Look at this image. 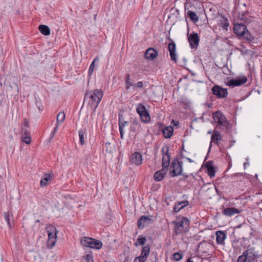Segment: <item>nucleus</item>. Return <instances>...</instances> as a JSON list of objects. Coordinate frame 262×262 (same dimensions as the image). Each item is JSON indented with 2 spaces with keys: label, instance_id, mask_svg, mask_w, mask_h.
Returning <instances> with one entry per match:
<instances>
[{
  "label": "nucleus",
  "instance_id": "obj_17",
  "mask_svg": "<svg viewBox=\"0 0 262 262\" xmlns=\"http://www.w3.org/2000/svg\"><path fill=\"white\" fill-rule=\"evenodd\" d=\"M247 262H252L256 258V255L253 249H248L244 252Z\"/></svg>",
  "mask_w": 262,
  "mask_h": 262
},
{
  "label": "nucleus",
  "instance_id": "obj_46",
  "mask_svg": "<svg viewBox=\"0 0 262 262\" xmlns=\"http://www.w3.org/2000/svg\"><path fill=\"white\" fill-rule=\"evenodd\" d=\"M143 86V83L142 81H139L134 85V88H142Z\"/></svg>",
  "mask_w": 262,
  "mask_h": 262
},
{
  "label": "nucleus",
  "instance_id": "obj_53",
  "mask_svg": "<svg viewBox=\"0 0 262 262\" xmlns=\"http://www.w3.org/2000/svg\"><path fill=\"white\" fill-rule=\"evenodd\" d=\"M96 17H97V14H95L94 15V19H96Z\"/></svg>",
  "mask_w": 262,
  "mask_h": 262
},
{
  "label": "nucleus",
  "instance_id": "obj_38",
  "mask_svg": "<svg viewBox=\"0 0 262 262\" xmlns=\"http://www.w3.org/2000/svg\"><path fill=\"white\" fill-rule=\"evenodd\" d=\"M183 255L181 252H177L173 254V258L177 261L181 259Z\"/></svg>",
  "mask_w": 262,
  "mask_h": 262
},
{
  "label": "nucleus",
  "instance_id": "obj_34",
  "mask_svg": "<svg viewBox=\"0 0 262 262\" xmlns=\"http://www.w3.org/2000/svg\"><path fill=\"white\" fill-rule=\"evenodd\" d=\"M82 262H94L92 254L89 253L83 256L82 257Z\"/></svg>",
  "mask_w": 262,
  "mask_h": 262
},
{
  "label": "nucleus",
  "instance_id": "obj_22",
  "mask_svg": "<svg viewBox=\"0 0 262 262\" xmlns=\"http://www.w3.org/2000/svg\"><path fill=\"white\" fill-rule=\"evenodd\" d=\"M164 169L165 168H162V169L155 172L154 176L155 181H160L163 179L166 174V172L165 171Z\"/></svg>",
  "mask_w": 262,
  "mask_h": 262
},
{
  "label": "nucleus",
  "instance_id": "obj_9",
  "mask_svg": "<svg viewBox=\"0 0 262 262\" xmlns=\"http://www.w3.org/2000/svg\"><path fill=\"white\" fill-rule=\"evenodd\" d=\"M170 169L171 177L180 175L182 172V163L174 160L171 163Z\"/></svg>",
  "mask_w": 262,
  "mask_h": 262
},
{
  "label": "nucleus",
  "instance_id": "obj_14",
  "mask_svg": "<svg viewBox=\"0 0 262 262\" xmlns=\"http://www.w3.org/2000/svg\"><path fill=\"white\" fill-rule=\"evenodd\" d=\"M168 49L169 52L170 58L175 62L177 61V55L176 54V46L174 42L172 41L168 45Z\"/></svg>",
  "mask_w": 262,
  "mask_h": 262
},
{
  "label": "nucleus",
  "instance_id": "obj_43",
  "mask_svg": "<svg viewBox=\"0 0 262 262\" xmlns=\"http://www.w3.org/2000/svg\"><path fill=\"white\" fill-rule=\"evenodd\" d=\"M237 262H247L246 258L244 254L239 256L237 259Z\"/></svg>",
  "mask_w": 262,
  "mask_h": 262
},
{
  "label": "nucleus",
  "instance_id": "obj_33",
  "mask_svg": "<svg viewBox=\"0 0 262 262\" xmlns=\"http://www.w3.org/2000/svg\"><path fill=\"white\" fill-rule=\"evenodd\" d=\"M65 119V114L63 112H60L57 116L56 123L60 124L62 123Z\"/></svg>",
  "mask_w": 262,
  "mask_h": 262
},
{
  "label": "nucleus",
  "instance_id": "obj_31",
  "mask_svg": "<svg viewBox=\"0 0 262 262\" xmlns=\"http://www.w3.org/2000/svg\"><path fill=\"white\" fill-rule=\"evenodd\" d=\"M79 137V142L81 145H83L85 143L84 137L86 136V133L84 129H81L78 132Z\"/></svg>",
  "mask_w": 262,
  "mask_h": 262
},
{
  "label": "nucleus",
  "instance_id": "obj_40",
  "mask_svg": "<svg viewBox=\"0 0 262 262\" xmlns=\"http://www.w3.org/2000/svg\"><path fill=\"white\" fill-rule=\"evenodd\" d=\"M21 139L27 144H29L31 142V137H21Z\"/></svg>",
  "mask_w": 262,
  "mask_h": 262
},
{
  "label": "nucleus",
  "instance_id": "obj_51",
  "mask_svg": "<svg viewBox=\"0 0 262 262\" xmlns=\"http://www.w3.org/2000/svg\"><path fill=\"white\" fill-rule=\"evenodd\" d=\"M99 249H100L102 246V243L100 241H99Z\"/></svg>",
  "mask_w": 262,
  "mask_h": 262
},
{
  "label": "nucleus",
  "instance_id": "obj_41",
  "mask_svg": "<svg viewBox=\"0 0 262 262\" xmlns=\"http://www.w3.org/2000/svg\"><path fill=\"white\" fill-rule=\"evenodd\" d=\"M126 89L127 90H128L131 86H134V84L132 82H131L130 81V79H129V76H128L127 78H126Z\"/></svg>",
  "mask_w": 262,
  "mask_h": 262
},
{
  "label": "nucleus",
  "instance_id": "obj_36",
  "mask_svg": "<svg viewBox=\"0 0 262 262\" xmlns=\"http://www.w3.org/2000/svg\"><path fill=\"white\" fill-rule=\"evenodd\" d=\"M97 60H98V57H96L95 58L94 60L91 63V64L89 68V73H88L89 76H91L93 72L94 71V67H95L94 63H95V62H97Z\"/></svg>",
  "mask_w": 262,
  "mask_h": 262
},
{
  "label": "nucleus",
  "instance_id": "obj_45",
  "mask_svg": "<svg viewBox=\"0 0 262 262\" xmlns=\"http://www.w3.org/2000/svg\"><path fill=\"white\" fill-rule=\"evenodd\" d=\"M146 259L142 257L141 256L136 257L134 260V262H145Z\"/></svg>",
  "mask_w": 262,
  "mask_h": 262
},
{
  "label": "nucleus",
  "instance_id": "obj_29",
  "mask_svg": "<svg viewBox=\"0 0 262 262\" xmlns=\"http://www.w3.org/2000/svg\"><path fill=\"white\" fill-rule=\"evenodd\" d=\"M219 25L224 29L225 30H228V27L229 26V22L228 20L225 18V17H222L219 23Z\"/></svg>",
  "mask_w": 262,
  "mask_h": 262
},
{
  "label": "nucleus",
  "instance_id": "obj_30",
  "mask_svg": "<svg viewBox=\"0 0 262 262\" xmlns=\"http://www.w3.org/2000/svg\"><path fill=\"white\" fill-rule=\"evenodd\" d=\"M141 125L137 121H134L130 126V131L136 133L140 130Z\"/></svg>",
  "mask_w": 262,
  "mask_h": 262
},
{
  "label": "nucleus",
  "instance_id": "obj_10",
  "mask_svg": "<svg viewBox=\"0 0 262 262\" xmlns=\"http://www.w3.org/2000/svg\"><path fill=\"white\" fill-rule=\"evenodd\" d=\"M212 93L217 98H225L228 95L227 90L218 85H215L212 88Z\"/></svg>",
  "mask_w": 262,
  "mask_h": 262
},
{
  "label": "nucleus",
  "instance_id": "obj_24",
  "mask_svg": "<svg viewBox=\"0 0 262 262\" xmlns=\"http://www.w3.org/2000/svg\"><path fill=\"white\" fill-rule=\"evenodd\" d=\"M188 205V202L187 201L178 202L174 206V211L176 212H179L181 209L187 206Z\"/></svg>",
  "mask_w": 262,
  "mask_h": 262
},
{
  "label": "nucleus",
  "instance_id": "obj_16",
  "mask_svg": "<svg viewBox=\"0 0 262 262\" xmlns=\"http://www.w3.org/2000/svg\"><path fill=\"white\" fill-rule=\"evenodd\" d=\"M216 234V242L217 244L223 245L225 244V240L227 238V235L223 231H217Z\"/></svg>",
  "mask_w": 262,
  "mask_h": 262
},
{
  "label": "nucleus",
  "instance_id": "obj_32",
  "mask_svg": "<svg viewBox=\"0 0 262 262\" xmlns=\"http://www.w3.org/2000/svg\"><path fill=\"white\" fill-rule=\"evenodd\" d=\"M187 14L191 20L194 22H197L199 20V17L195 12L192 11H188Z\"/></svg>",
  "mask_w": 262,
  "mask_h": 262
},
{
  "label": "nucleus",
  "instance_id": "obj_2",
  "mask_svg": "<svg viewBox=\"0 0 262 262\" xmlns=\"http://www.w3.org/2000/svg\"><path fill=\"white\" fill-rule=\"evenodd\" d=\"M174 232L176 234L185 233L188 230L189 221L186 217H182L180 220L174 221Z\"/></svg>",
  "mask_w": 262,
  "mask_h": 262
},
{
  "label": "nucleus",
  "instance_id": "obj_42",
  "mask_svg": "<svg viewBox=\"0 0 262 262\" xmlns=\"http://www.w3.org/2000/svg\"><path fill=\"white\" fill-rule=\"evenodd\" d=\"M35 100V104L37 107L38 108L39 111L41 110L42 106L40 100L39 99H36Z\"/></svg>",
  "mask_w": 262,
  "mask_h": 262
},
{
  "label": "nucleus",
  "instance_id": "obj_4",
  "mask_svg": "<svg viewBox=\"0 0 262 262\" xmlns=\"http://www.w3.org/2000/svg\"><path fill=\"white\" fill-rule=\"evenodd\" d=\"M247 81V78L245 76H241L235 77L234 79L227 78L225 83L227 86L235 87L239 86L245 84Z\"/></svg>",
  "mask_w": 262,
  "mask_h": 262
},
{
  "label": "nucleus",
  "instance_id": "obj_12",
  "mask_svg": "<svg viewBox=\"0 0 262 262\" xmlns=\"http://www.w3.org/2000/svg\"><path fill=\"white\" fill-rule=\"evenodd\" d=\"M129 162L135 165H140L143 162L142 155L139 152H135L130 156Z\"/></svg>",
  "mask_w": 262,
  "mask_h": 262
},
{
  "label": "nucleus",
  "instance_id": "obj_18",
  "mask_svg": "<svg viewBox=\"0 0 262 262\" xmlns=\"http://www.w3.org/2000/svg\"><path fill=\"white\" fill-rule=\"evenodd\" d=\"M222 138L221 135H220V133L217 130H214V133L212 135L211 137V142L210 143V146H209V150L211 148V145H212V142H214V143L219 145V141L222 140Z\"/></svg>",
  "mask_w": 262,
  "mask_h": 262
},
{
  "label": "nucleus",
  "instance_id": "obj_47",
  "mask_svg": "<svg viewBox=\"0 0 262 262\" xmlns=\"http://www.w3.org/2000/svg\"><path fill=\"white\" fill-rule=\"evenodd\" d=\"M23 126L25 127H28L29 126V121L28 119L25 118L24 119Z\"/></svg>",
  "mask_w": 262,
  "mask_h": 262
},
{
  "label": "nucleus",
  "instance_id": "obj_37",
  "mask_svg": "<svg viewBox=\"0 0 262 262\" xmlns=\"http://www.w3.org/2000/svg\"><path fill=\"white\" fill-rule=\"evenodd\" d=\"M146 242V238L144 237H139L137 239L136 245H143Z\"/></svg>",
  "mask_w": 262,
  "mask_h": 262
},
{
  "label": "nucleus",
  "instance_id": "obj_26",
  "mask_svg": "<svg viewBox=\"0 0 262 262\" xmlns=\"http://www.w3.org/2000/svg\"><path fill=\"white\" fill-rule=\"evenodd\" d=\"M38 30L44 35H49L50 34V29L48 26L40 25L38 27Z\"/></svg>",
  "mask_w": 262,
  "mask_h": 262
},
{
  "label": "nucleus",
  "instance_id": "obj_7",
  "mask_svg": "<svg viewBox=\"0 0 262 262\" xmlns=\"http://www.w3.org/2000/svg\"><path fill=\"white\" fill-rule=\"evenodd\" d=\"M213 118L217 123L219 126L227 127L229 124L224 115L220 111L213 114Z\"/></svg>",
  "mask_w": 262,
  "mask_h": 262
},
{
  "label": "nucleus",
  "instance_id": "obj_48",
  "mask_svg": "<svg viewBox=\"0 0 262 262\" xmlns=\"http://www.w3.org/2000/svg\"><path fill=\"white\" fill-rule=\"evenodd\" d=\"M119 132L120 134L121 138L123 139V135H124L123 128H122L121 127H119Z\"/></svg>",
  "mask_w": 262,
  "mask_h": 262
},
{
  "label": "nucleus",
  "instance_id": "obj_21",
  "mask_svg": "<svg viewBox=\"0 0 262 262\" xmlns=\"http://www.w3.org/2000/svg\"><path fill=\"white\" fill-rule=\"evenodd\" d=\"M241 211L235 208H226L223 210V214L228 216H231L239 214Z\"/></svg>",
  "mask_w": 262,
  "mask_h": 262
},
{
  "label": "nucleus",
  "instance_id": "obj_15",
  "mask_svg": "<svg viewBox=\"0 0 262 262\" xmlns=\"http://www.w3.org/2000/svg\"><path fill=\"white\" fill-rule=\"evenodd\" d=\"M152 220L149 216H142L138 221V226L139 228H143L144 227L151 223Z\"/></svg>",
  "mask_w": 262,
  "mask_h": 262
},
{
  "label": "nucleus",
  "instance_id": "obj_23",
  "mask_svg": "<svg viewBox=\"0 0 262 262\" xmlns=\"http://www.w3.org/2000/svg\"><path fill=\"white\" fill-rule=\"evenodd\" d=\"M206 167L207 169V173L211 177H214L215 171L214 167L212 165L211 161H208L206 163Z\"/></svg>",
  "mask_w": 262,
  "mask_h": 262
},
{
  "label": "nucleus",
  "instance_id": "obj_1",
  "mask_svg": "<svg viewBox=\"0 0 262 262\" xmlns=\"http://www.w3.org/2000/svg\"><path fill=\"white\" fill-rule=\"evenodd\" d=\"M84 101H88L90 109L93 111L92 115L95 113L98 106V89L86 92Z\"/></svg>",
  "mask_w": 262,
  "mask_h": 262
},
{
  "label": "nucleus",
  "instance_id": "obj_11",
  "mask_svg": "<svg viewBox=\"0 0 262 262\" xmlns=\"http://www.w3.org/2000/svg\"><path fill=\"white\" fill-rule=\"evenodd\" d=\"M168 147H164L162 149V168H167L170 163V156L168 154Z\"/></svg>",
  "mask_w": 262,
  "mask_h": 262
},
{
  "label": "nucleus",
  "instance_id": "obj_8",
  "mask_svg": "<svg viewBox=\"0 0 262 262\" xmlns=\"http://www.w3.org/2000/svg\"><path fill=\"white\" fill-rule=\"evenodd\" d=\"M81 244L86 247L98 249V241L89 237H83L81 239Z\"/></svg>",
  "mask_w": 262,
  "mask_h": 262
},
{
  "label": "nucleus",
  "instance_id": "obj_35",
  "mask_svg": "<svg viewBox=\"0 0 262 262\" xmlns=\"http://www.w3.org/2000/svg\"><path fill=\"white\" fill-rule=\"evenodd\" d=\"M127 121H124L122 119V116L119 115V127H121L123 128L127 124Z\"/></svg>",
  "mask_w": 262,
  "mask_h": 262
},
{
  "label": "nucleus",
  "instance_id": "obj_25",
  "mask_svg": "<svg viewBox=\"0 0 262 262\" xmlns=\"http://www.w3.org/2000/svg\"><path fill=\"white\" fill-rule=\"evenodd\" d=\"M173 132V127L170 126L165 127L163 130V135L166 138H170L172 135Z\"/></svg>",
  "mask_w": 262,
  "mask_h": 262
},
{
  "label": "nucleus",
  "instance_id": "obj_3",
  "mask_svg": "<svg viewBox=\"0 0 262 262\" xmlns=\"http://www.w3.org/2000/svg\"><path fill=\"white\" fill-rule=\"evenodd\" d=\"M48 235V240L47 242V246L51 249L56 243L57 230L55 227L52 225H48L46 227Z\"/></svg>",
  "mask_w": 262,
  "mask_h": 262
},
{
  "label": "nucleus",
  "instance_id": "obj_13",
  "mask_svg": "<svg viewBox=\"0 0 262 262\" xmlns=\"http://www.w3.org/2000/svg\"><path fill=\"white\" fill-rule=\"evenodd\" d=\"M188 41L191 48H196L199 42V37L198 33L193 32L188 36Z\"/></svg>",
  "mask_w": 262,
  "mask_h": 262
},
{
  "label": "nucleus",
  "instance_id": "obj_44",
  "mask_svg": "<svg viewBox=\"0 0 262 262\" xmlns=\"http://www.w3.org/2000/svg\"><path fill=\"white\" fill-rule=\"evenodd\" d=\"M58 126L59 124L56 123V126L54 128L51 134V138H53L55 136V134L56 133L58 130Z\"/></svg>",
  "mask_w": 262,
  "mask_h": 262
},
{
  "label": "nucleus",
  "instance_id": "obj_49",
  "mask_svg": "<svg viewBox=\"0 0 262 262\" xmlns=\"http://www.w3.org/2000/svg\"><path fill=\"white\" fill-rule=\"evenodd\" d=\"M194 258H189L187 259L186 262H195Z\"/></svg>",
  "mask_w": 262,
  "mask_h": 262
},
{
  "label": "nucleus",
  "instance_id": "obj_20",
  "mask_svg": "<svg viewBox=\"0 0 262 262\" xmlns=\"http://www.w3.org/2000/svg\"><path fill=\"white\" fill-rule=\"evenodd\" d=\"M54 176L53 173L51 172L49 173H45L40 182V185L41 187L46 186L48 185V181L51 180Z\"/></svg>",
  "mask_w": 262,
  "mask_h": 262
},
{
  "label": "nucleus",
  "instance_id": "obj_5",
  "mask_svg": "<svg viewBox=\"0 0 262 262\" xmlns=\"http://www.w3.org/2000/svg\"><path fill=\"white\" fill-rule=\"evenodd\" d=\"M136 111L139 115L141 120L144 123H148L150 120L149 114L147 112L145 106L142 103L138 104Z\"/></svg>",
  "mask_w": 262,
  "mask_h": 262
},
{
  "label": "nucleus",
  "instance_id": "obj_6",
  "mask_svg": "<svg viewBox=\"0 0 262 262\" xmlns=\"http://www.w3.org/2000/svg\"><path fill=\"white\" fill-rule=\"evenodd\" d=\"M233 31L238 36H243L247 39H250L251 34L248 32L246 27L242 24H236L234 26Z\"/></svg>",
  "mask_w": 262,
  "mask_h": 262
},
{
  "label": "nucleus",
  "instance_id": "obj_28",
  "mask_svg": "<svg viewBox=\"0 0 262 262\" xmlns=\"http://www.w3.org/2000/svg\"><path fill=\"white\" fill-rule=\"evenodd\" d=\"M150 252V248L149 246H146L142 247V252L140 256L144 258L145 259H147Z\"/></svg>",
  "mask_w": 262,
  "mask_h": 262
},
{
  "label": "nucleus",
  "instance_id": "obj_19",
  "mask_svg": "<svg viewBox=\"0 0 262 262\" xmlns=\"http://www.w3.org/2000/svg\"><path fill=\"white\" fill-rule=\"evenodd\" d=\"M158 55L157 51L155 50L153 48H149L146 50L145 53V57L150 60H153L156 58Z\"/></svg>",
  "mask_w": 262,
  "mask_h": 262
},
{
  "label": "nucleus",
  "instance_id": "obj_54",
  "mask_svg": "<svg viewBox=\"0 0 262 262\" xmlns=\"http://www.w3.org/2000/svg\"><path fill=\"white\" fill-rule=\"evenodd\" d=\"M244 165L245 166L246 165H247V164H246V163H245L244 164Z\"/></svg>",
  "mask_w": 262,
  "mask_h": 262
},
{
  "label": "nucleus",
  "instance_id": "obj_50",
  "mask_svg": "<svg viewBox=\"0 0 262 262\" xmlns=\"http://www.w3.org/2000/svg\"><path fill=\"white\" fill-rule=\"evenodd\" d=\"M102 97V95L101 94V92L99 91V102L100 101Z\"/></svg>",
  "mask_w": 262,
  "mask_h": 262
},
{
  "label": "nucleus",
  "instance_id": "obj_27",
  "mask_svg": "<svg viewBox=\"0 0 262 262\" xmlns=\"http://www.w3.org/2000/svg\"><path fill=\"white\" fill-rule=\"evenodd\" d=\"M4 218L7 225L10 228H11V221L13 220V214L11 211L5 212L4 213Z\"/></svg>",
  "mask_w": 262,
  "mask_h": 262
},
{
  "label": "nucleus",
  "instance_id": "obj_39",
  "mask_svg": "<svg viewBox=\"0 0 262 262\" xmlns=\"http://www.w3.org/2000/svg\"><path fill=\"white\" fill-rule=\"evenodd\" d=\"M21 130H22L21 137H31L30 136V132L29 131H28L27 129H25L24 127H22Z\"/></svg>",
  "mask_w": 262,
  "mask_h": 262
},
{
  "label": "nucleus",
  "instance_id": "obj_52",
  "mask_svg": "<svg viewBox=\"0 0 262 262\" xmlns=\"http://www.w3.org/2000/svg\"><path fill=\"white\" fill-rule=\"evenodd\" d=\"M212 130H209V131L208 132V134H212Z\"/></svg>",
  "mask_w": 262,
  "mask_h": 262
},
{
  "label": "nucleus",
  "instance_id": "obj_55",
  "mask_svg": "<svg viewBox=\"0 0 262 262\" xmlns=\"http://www.w3.org/2000/svg\"><path fill=\"white\" fill-rule=\"evenodd\" d=\"M244 165L245 166L246 165H247V164H246V163H245L244 164Z\"/></svg>",
  "mask_w": 262,
  "mask_h": 262
}]
</instances>
